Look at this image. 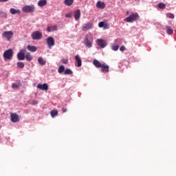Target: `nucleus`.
Listing matches in <instances>:
<instances>
[{
  "mask_svg": "<svg viewBox=\"0 0 176 176\" xmlns=\"http://www.w3.org/2000/svg\"><path fill=\"white\" fill-rule=\"evenodd\" d=\"M52 118H54V116H57L58 115V111L52 110L50 112Z\"/></svg>",
  "mask_w": 176,
  "mask_h": 176,
  "instance_id": "393cba45",
  "label": "nucleus"
},
{
  "mask_svg": "<svg viewBox=\"0 0 176 176\" xmlns=\"http://www.w3.org/2000/svg\"><path fill=\"white\" fill-rule=\"evenodd\" d=\"M25 52H27L25 49H22L20 50V52L17 54L18 60L20 61L25 60Z\"/></svg>",
  "mask_w": 176,
  "mask_h": 176,
  "instance_id": "39448f33",
  "label": "nucleus"
},
{
  "mask_svg": "<svg viewBox=\"0 0 176 176\" xmlns=\"http://www.w3.org/2000/svg\"><path fill=\"white\" fill-rule=\"evenodd\" d=\"M75 60L77 63V67H82V59L80 58V56H79V55H76L75 56Z\"/></svg>",
  "mask_w": 176,
  "mask_h": 176,
  "instance_id": "4468645a",
  "label": "nucleus"
},
{
  "mask_svg": "<svg viewBox=\"0 0 176 176\" xmlns=\"http://www.w3.org/2000/svg\"><path fill=\"white\" fill-rule=\"evenodd\" d=\"M9 0H0V2H8Z\"/></svg>",
  "mask_w": 176,
  "mask_h": 176,
  "instance_id": "79ce46f5",
  "label": "nucleus"
},
{
  "mask_svg": "<svg viewBox=\"0 0 176 176\" xmlns=\"http://www.w3.org/2000/svg\"><path fill=\"white\" fill-rule=\"evenodd\" d=\"M64 74L65 75H72V70L71 69H66Z\"/></svg>",
  "mask_w": 176,
  "mask_h": 176,
  "instance_id": "cd10ccee",
  "label": "nucleus"
},
{
  "mask_svg": "<svg viewBox=\"0 0 176 176\" xmlns=\"http://www.w3.org/2000/svg\"><path fill=\"white\" fill-rule=\"evenodd\" d=\"M47 32H52V31H57V25L48 26L47 28Z\"/></svg>",
  "mask_w": 176,
  "mask_h": 176,
  "instance_id": "aec40b11",
  "label": "nucleus"
},
{
  "mask_svg": "<svg viewBox=\"0 0 176 176\" xmlns=\"http://www.w3.org/2000/svg\"><path fill=\"white\" fill-rule=\"evenodd\" d=\"M37 89H39L40 90H43L45 91H47L49 90V85H47L46 83L38 84Z\"/></svg>",
  "mask_w": 176,
  "mask_h": 176,
  "instance_id": "9b49d317",
  "label": "nucleus"
},
{
  "mask_svg": "<svg viewBox=\"0 0 176 176\" xmlns=\"http://www.w3.org/2000/svg\"><path fill=\"white\" fill-rule=\"evenodd\" d=\"M120 52H124V50H126V47L124 45H122L120 47Z\"/></svg>",
  "mask_w": 176,
  "mask_h": 176,
  "instance_id": "c9c22d12",
  "label": "nucleus"
},
{
  "mask_svg": "<svg viewBox=\"0 0 176 176\" xmlns=\"http://www.w3.org/2000/svg\"><path fill=\"white\" fill-rule=\"evenodd\" d=\"M27 49L29 52H32V53L36 52V50H38V48L34 45H28L27 46Z\"/></svg>",
  "mask_w": 176,
  "mask_h": 176,
  "instance_id": "2eb2a0df",
  "label": "nucleus"
},
{
  "mask_svg": "<svg viewBox=\"0 0 176 176\" xmlns=\"http://www.w3.org/2000/svg\"><path fill=\"white\" fill-rule=\"evenodd\" d=\"M64 3L66 6H71L74 3V0H65Z\"/></svg>",
  "mask_w": 176,
  "mask_h": 176,
  "instance_id": "b1692460",
  "label": "nucleus"
},
{
  "mask_svg": "<svg viewBox=\"0 0 176 176\" xmlns=\"http://www.w3.org/2000/svg\"><path fill=\"white\" fill-rule=\"evenodd\" d=\"M100 68L102 72H109V66L108 65L103 64Z\"/></svg>",
  "mask_w": 176,
  "mask_h": 176,
  "instance_id": "ddd939ff",
  "label": "nucleus"
},
{
  "mask_svg": "<svg viewBox=\"0 0 176 176\" xmlns=\"http://www.w3.org/2000/svg\"><path fill=\"white\" fill-rule=\"evenodd\" d=\"M32 39H33V41H40V39H42V33L41 32L39 31H34L32 33Z\"/></svg>",
  "mask_w": 176,
  "mask_h": 176,
  "instance_id": "f03ea898",
  "label": "nucleus"
},
{
  "mask_svg": "<svg viewBox=\"0 0 176 176\" xmlns=\"http://www.w3.org/2000/svg\"><path fill=\"white\" fill-rule=\"evenodd\" d=\"M138 19H140V15L135 12L125 18L124 21H126V23H134V21H137Z\"/></svg>",
  "mask_w": 176,
  "mask_h": 176,
  "instance_id": "f257e3e1",
  "label": "nucleus"
},
{
  "mask_svg": "<svg viewBox=\"0 0 176 176\" xmlns=\"http://www.w3.org/2000/svg\"><path fill=\"white\" fill-rule=\"evenodd\" d=\"M126 14H129V11L126 12Z\"/></svg>",
  "mask_w": 176,
  "mask_h": 176,
  "instance_id": "37998d69",
  "label": "nucleus"
},
{
  "mask_svg": "<svg viewBox=\"0 0 176 176\" xmlns=\"http://www.w3.org/2000/svg\"><path fill=\"white\" fill-rule=\"evenodd\" d=\"M14 33L12 31H6L2 34V36L3 38H6L7 41H10L12 38H13Z\"/></svg>",
  "mask_w": 176,
  "mask_h": 176,
  "instance_id": "423d86ee",
  "label": "nucleus"
},
{
  "mask_svg": "<svg viewBox=\"0 0 176 176\" xmlns=\"http://www.w3.org/2000/svg\"><path fill=\"white\" fill-rule=\"evenodd\" d=\"M96 42L98 46H100L102 48H104L105 47V46H107V41H104V39H97Z\"/></svg>",
  "mask_w": 176,
  "mask_h": 176,
  "instance_id": "f8f14e48",
  "label": "nucleus"
},
{
  "mask_svg": "<svg viewBox=\"0 0 176 176\" xmlns=\"http://www.w3.org/2000/svg\"><path fill=\"white\" fill-rule=\"evenodd\" d=\"M20 10H16L14 8L10 9V13H11V14H20Z\"/></svg>",
  "mask_w": 176,
  "mask_h": 176,
  "instance_id": "6ab92c4d",
  "label": "nucleus"
},
{
  "mask_svg": "<svg viewBox=\"0 0 176 176\" xmlns=\"http://www.w3.org/2000/svg\"><path fill=\"white\" fill-rule=\"evenodd\" d=\"M83 43L84 45H85L87 47H89V48L93 46V43L90 41V40H89V35L87 34L85 35Z\"/></svg>",
  "mask_w": 176,
  "mask_h": 176,
  "instance_id": "9d476101",
  "label": "nucleus"
},
{
  "mask_svg": "<svg viewBox=\"0 0 176 176\" xmlns=\"http://www.w3.org/2000/svg\"><path fill=\"white\" fill-rule=\"evenodd\" d=\"M96 8H98V9H105V3L98 1L96 3Z\"/></svg>",
  "mask_w": 176,
  "mask_h": 176,
  "instance_id": "a211bd4d",
  "label": "nucleus"
},
{
  "mask_svg": "<svg viewBox=\"0 0 176 176\" xmlns=\"http://www.w3.org/2000/svg\"><path fill=\"white\" fill-rule=\"evenodd\" d=\"M103 28L104 30H108L109 28V25H108V23H104Z\"/></svg>",
  "mask_w": 176,
  "mask_h": 176,
  "instance_id": "f704fd0d",
  "label": "nucleus"
},
{
  "mask_svg": "<svg viewBox=\"0 0 176 176\" xmlns=\"http://www.w3.org/2000/svg\"><path fill=\"white\" fill-rule=\"evenodd\" d=\"M10 118L12 123H17V122H20V117L16 113H10Z\"/></svg>",
  "mask_w": 176,
  "mask_h": 176,
  "instance_id": "1a4fd4ad",
  "label": "nucleus"
},
{
  "mask_svg": "<svg viewBox=\"0 0 176 176\" xmlns=\"http://www.w3.org/2000/svg\"><path fill=\"white\" fill-rule=\"evenodd\" d=\"M173 30L170 26H166V32L168 35H171L173 32Z\"/></svg>",
  "mask_w": 176,
  "mask_h": 176,
  "instance_id": "a878e982",
  "label": "nucleus"
},
{
  "mask_svg": "<svg viewBox=\"0 0 176 176\" xmlns=\"http://www.w3.org/2000/svg\"><path fill=\"white\" fill-rule=\"evenodd\" d=\"M93 64L94 65H95V67H96V68H101V67L102 66V64H101V62L97 59H94L93 60Z\"/></svg>",
  "mask_w": 176,
  "mask_h": 176,
  "instance_id": "dca6fc26",
  "label": "nucleus"
},
{
  "mask_svg": "<svg viewBox=\"0 0 176 176\" xmlns=\"http://www.w3.org/2000/svg\"><path fill=\"white\" fill-rule=\"evenodd\" d=\"M3 56L5 60H10L13 58V50L12 49L6 50L3 53Z\"/></svg>",
  "mask_w": 176,
  "mask_h": 176,
  "instance_id": "7ed1b4c3",
  "label": "nucleus"
},
{
  "mask_svg": "<svg viewBox=\"0 0 176 176\" xmlns=\"http://www.w3.org/2000/svg\"><path fill=\"white\" fill-rule=\"evenodd\" d=\"M166 16L168 17V19H174V14L171 13H168L166 14Z\"/></svg>",
  "mask_w": 176,
  "mask_h": 176,
  "instance_id": "2f4dec72",
  "label": "nucleus"
},
{
  "mask_svg": "<svg viewBox=\"0 0 176 176\" xmlns=\"http://www.w3.org/2000/svg\"><path fill=\"white\" fill-rule=\"evenodd\" d=\"M38 104V100H32V104L33 105H36Z\"/></svg>",
  "mask_w": 176,
  "mask_h": 176,
  "instance_id": "58836bf2",
  "label": "nucleus"
},
{
  "mask_svg": "<svg viewBox=\"0 0 176 176\" xmlns=\"http://www.w3.org/2000/svg\"><path fill=\"white\" fill-rule=\"evenodd\" d=\"M16 65H17L18 68H24V67H25L24 63H23V62H17Z\"/></svg>",
  "mask_w": 176,
  "mask_h": 176,
  "instance_id": "c85d7f7f",
  "label": "nucleus"
},
{
  "mask_svg": "<svg viewBox=\"0 0 176 176\" xmlns=\"http://www.w3.org/2000/svg\"><path fill=\"white\" fill-rule=\"evenodd\" d=\"M104 24H105V23H104L103 21H101V22H100V23H98V27H99L100 28H102V27H104Z\"/></svg>",
  "mask_w": 176,
  "mask_h": 176,
  "instance_id": "473e14b6",
  "label": "nucleus"
},
{
  "mask_svg": "<svg viewBox=\"0 0 176 176\" xmlns=\"http://www.w3.org/2000/svg\"><path fill=\"white\" fill-rule=\"evenodd\" d=\"M38 63L40 64V65H45L46 64V60H44L43 58L39 57L38 58Z\"/></svg>",
  "mask_w": 176,
  "mask_h": 176,
  "instance_id": "4be33fe9",
  "label": "nucleus"
},
{
  "mask_svg": "<svg viewBox=\"0 0 176 176\" xmlns=\"http://www.w3.org/2000/svg\"><path fill=\"white\" fill-rule=\"evenodd\" d=\"M65 69V67H64V65H60L58 69V72L59 74H63V72H64Z\"/></svg>",
  "mask_w": 176,
  "mask_h": 176,
  "instance_id": "bb28decb",
  "label": "nucleus"
},
{
  "mask_svg": "<svg viewBox=\"0 0 176 176\" xmlns=\"http://www.w3.org/2000/svg\"><path fill=\"white\" fill-rule=\"evenodd\" d=\"M17 87H19V85L14 83L12 84V89H17Z\"/></svg>",
  "mask_w": 176,
  "mask_h": 176,
  "instance_id": "e433bc0d",
  "label": "nucleus"
},
{
  "mask_svg": "<svg viewBox=\"0 0 176 176\" xmlns=\"http://www.w3.org/2000/svg\"><path fill=\"white\" fill-rule=\"evenodd\" d=\"M65 17L71 18V17H72V14H71V13H67V14H65Z\"/></svg>",
  "mask_w": 176,
  "mask_h": 176,
  "instance_id": "4c0bfd02",
  "label": "nucleus"
},
{
  "mask_svg": "<svg viewBox=\"0 0 176 176\" xmlns=\"http://www.w3.org/2000/svg\"><path fill=\"white\" fill-rule=\"evenodd\" d=\"M158 8L160 9H166V4L164 3H158Z\"/></svg>",
  "mask_w": 176,
  "mask_h": 176,
  "instance_id": "c756f323",
  "label": "nucleus"
},
{
  "mask_svg": "<svg viewBox=\"0 0 176 176\" xmlns=\"http://www.w3.org/2000/svg\"><path fill=\"white\" fill-rule=\"evenodd\" d=\"M111 49L114 52H117V50H119V45H112Z\"/></svg>",
  "mask_w": 176,
  "mask_h": 176,
  "instance_id": "7c9ffc66",
  "label": "nucleus"
},
{
  "mask_svg": "<svg viewBox=\"0 0 176 176\" xmlns=\"http://www.w3.org/2000/svg\"><path fill=\"white\" fill-rule=\"evenodd\" d=\"M3 17H5V19H7L8 16L6 13H3Z\"/></svg>",
  "mask_w": 176,
  "mask_h": 176,
  "instance_id": "a19ab883",
  "label": "nucleus"
},
{
  "mask_svg": "<svg viewBox=\"0 0 176 176\" xmlns=\"http://www.w3.org/2000/svg\"><path fill=\"white\" fill-rule=\"evenodd\" d=\"M46 43L47 44L49 49H52V46H54L55 45L54 38L52 36H49L46 38Z\"/></svg>",
  "mask_w": 176,
  "mask_h": 176,
  "instance_id": "6e6552de",
  "label": "nucleus"
},
{
  "mask_svg": "<svg viewBox=\"0 0 176 176\" xmlns=\"http://www.w3.org/2000/svg\"><path fill=\"white\" fill-rule=\"evenodd\" d=\"M22 10L25 13H34V12H35V6H34V5H32V6H25L22 8Z\"/></svg>",
  "mask_w": 176,
  "mask_h": 176,
  "instance_id": "20e7f679",
  "label": "nucleus"
},
{
  "mask_svg": "<svg viewBox=\"0 0 176 176\" xmlns=\"http://www.w3.org/2000/svg\"><path fill=\"white\" fill-rule=\"evenodd\" d=\"M67 109H65V108H62V112L63 113H65V112H67Z\"/></svg>",
  "mask_w": 176,
  "mask_h": 176,
  "instance_id": "ea45409f",
  "label": "nucleus"
},
{
  "mask_svg": "<svg viewBox=\"0 0 176 176\" xmlns=\"http://www.w3.org/2000/svg\"><path fill=\"white\" fill-rule=\"evenodd\" d=\"M25 58L27 60V61H32V56H31V54L28 52L25 56Z\"/></svg>",
  "mask_w": 176,
  "mask_h": 176,
  "instance_id": "5701e85b",
  "label": "nucleus"
},
{
  "mask_svg": "<svg viewBox=\"0 0 176 176\" xmlns=\"http://www.w3.org/2000/svg\"><path fill=\"white\" fill-rule=\"evenodd\" d=\"M61 63L63 64H68V60L65 59V58H63V59L61 60Z\"/></svg>",
  "mask_w": 176,
  "mask_h": 176,
  "instance_id": "72a5a7b5",
  "label": "nucleus"
},
{
  "mask_svg": "<svg viewBox=\"0 0 176 176\" xmlns=\"http://www.w3.org/2000/svg\"><path fill=\"white\" fill-rule=\"evenodd\" d=\"M74 19L76 21L80 19V10H76L74 11Z\"/></svg>",
  "mask_w": 176,
  "mask_h": 176,
  "instance_id": "f3484780",
  "label": "nucleus"
},
{
  "mask_svg": "<svg viewBox=\"0 0 176 176\" xmlns=\"http://www.w3.org/2000/svg\"><path fill=\"white\" fill-rule=\"evenodd\" d=\"M91 28H93V23L87 22L82 26V31H89V30H91Z\"/></svg>",
  "mask_w": 176,
  "mask_h": 176,
  "instance_id": "0eeeda50",
  "label": "nucleus"
},
{
  "mask_svg": "<svg viewBox=\"0 0 176 176\" xmlns=\"http://www.w3.org/2000/svg\"><path fill=\"white\" fill-rule=\"evenodd\" d=\"M47 3V1L46 0H40L38 2V6L40 8H43V6H45V5H46Z\"/></svg>",
  "mask_w": 176,
  "mask_h": 176,
  "instance_id": "412c9836",
  "label": "nucleus"
}]
</instances>
